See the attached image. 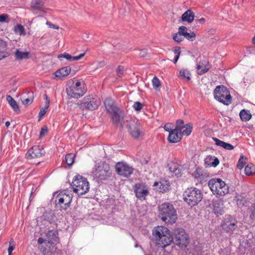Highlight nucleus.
Instances as JSON below:
<instances>
[{
  "label": "nucleus",
  "mask_w": 255,
  "mask_h": 255,
  "mask_svg": "<svg viewBox=\"0 0 255 255\" xmlns=\"http://www.w3.org/2000/svg\"><path fill=\"white\" fill-rule=\"evenodd\" d=\"M152 235L156 245L162 248L169 246L174 241L173 234L168 228L164 226L154 228Z\"/></svg>",
  "instance_id": "1"
},
{
  "label": "nucleus",
  "mask_w": 255,
  "mask_h": 255,
  "mask_svg": "<svg viewBox=\"0 0 255 255\" xmlns=\"http://www.w3.org/2000/svg\"><path fill=\"white\" fill-rule=\"evenodd\" d=\"M159 217L166 224H172L177 219V211L173 205L166 202L159 205L158 207Z\"/></svg>",
  "instance_id": "2"
},
{
  "label": "nucleus",
  "mask_w": 255,
  "mask_h": 255,
  "mask_svg": "<svg viewBox=\"0 0 255 255\" xmlns=\"http://www.w3.org/2000/svg\"><path fill=\"white\" fill-rule=\"evenodd\" d=\"M92 175L98 183H104L111 177L112 170L109 164L103 163L95 166Z\"/></svg>",
  "instance_id": "3"
},
{
  "label": "nucleus",
  "mask_w": 255,
  "mask_h": 255,
  "mask_svg": "<svg viewBox=\"0 0 255 255\" xmlns=\"http://www.w3.org/2000/svg\"><path fill=\"white\" fill-rule=\"evenodd\" d=\"M183 199L189 206L193 207L198 205L203 199L201 190L196 188H188L183 193Z\"/></svg>",
  "instance_id": "4"
},
{
  "label": "nucleus",
  "mask_w": 255,
  "mask_h": 255,
  "mask_svg": "<svg viewBox=\"0 0 255 255\" xmlns=\"http://www.w3.org/2000/svg\"><path fill=\"white\" fill-rule=\"evenodd\" d=\"M71 186L74 192L79 196L85 194L89 190V183L87 178L79 174L74 177Z\"/></svg>",
  "instance_id": "5"
},
{
  "label": "nucleus",
  "mask_w": 255,
  "mask_h": 255,
  "mask_svg": "<svg viewBox=\"0 0 255 255\" xmlns=\"http://www.w3.org/2000/svg\"><path fill=\"white\" fill-rule=\"evenodd\" d=\"M208 186L214 195L222 196L229 192L228 185L220 178L210 179L208 182Z\"/></svg>",
  "instance_id": "6"
},
{
  "label": "nucleus",
  "mask_w": 255,
  "mask_h": 255,
  "mask_svg": "<svg viewBox=\"0 0 255 255\" xmlns=\"http://www.w3.org/2000/svg\"><path fill=\"white\" fill-rule=\"evenodd\" d=\"M77 105L82 110H94L101 104L100 98L96 95H90L85 97L82 101L77 103Z\"/></svg>",
  "instance_id": "7"
},
{
  "label": "nucleus",
  "mask_w": 255,
  "mask_h": 255,
  "mask_svg": "<svg viewBox=\"0 0 255 255\" xmlns=\"http://www.w3.org/2000/svg\"><path fill=\"white\" fill-rule=\"evenodd\" d=\"M66 90L69 96L76 99L82 97L86 92L84 83L77 81L75 83L73 81H69Z\"/></svg>",
  "instance_id": "8"
},
{
  "label": "nucleus",
  "mask_w": 255,
  "mask_h": 255,
  "mask_svg": "<svg viewBox=\"0 0 255 255\" xmlns=\"http://www.w3.org/2000/svg\"><path fill=\"white\" fill-rule=\"evenodd\" d=\"M214 98L219 102L225 105H229L232 103V97L227 87L224 85L218 86L214 91Z\"/></svg>",
  "instance_id": "9"
},
{
  "label": "nucleus",
  "mask_w": 255,
  "mask_h": 255,
  "mask_svg": "<svg viewBox=\"0 0 255 255\" xmlns=\"http://www.w3.org/2000/svg\"><path fill=\"white\" fill-rule=\"evenodd\" d=\"M238 223L235 217L226 215L222 221L221 227L225 233L231 234L237 228Z\"/></svg>",
  "instance_id": "10"
},
{
  "label": "nucleus",
  "mask_w": 255,
  "mask_h": 255,
  "mask_svg": "<svg viewBox=\"0 0 255 255\" xmlns=\"http://www.w3.org/2000/svg\"><path fill=\"white\" fill-rule=\"evenodd\" d=\"M174 243L176 245L180 247L186 246L188 243V236L185 230L182 228L176 229L173 234Z\"/></svg>",
  "instance_id": "11"
},
{
  "label": "nucleus",
  "mask_w": 255,
  "mask_h": 255,
  "mask_svg": "<svg viewBox=\"0 0 255 255\" xmlns=\"http://www.w3.org/2000/svg\"><path fill=\"white\" fill-rule=\"evenodd\" d=\"M132 188L135 197L139 200H145L146 196L149 194L148 188L145 183L143 182L136 183L133 186Z\"/></svg>",
  "instance_id": "12"
},
{
  "label": "nucleus",
  "mask_w": 255,
  "mask_h": 255,
  "mask_svg": "<svg viewBox=\"0 0 255 255\" xmlns=\"http://www.w3.org/2000/svg\"><path fill=\"white\" fill-rule=\"evenodd\" d=\"M72 197L66 193L61 192L56 197L57 205H60V210H66L70 206Z\"/></svg>",
  "instance_id": "13"
},
{
  "label": "nucleus",
  "mask_w": 255,
  "mask_h": 255,
  "mask_svg": "<svg viewBox=\"0 0 255 255\" xmlns=\"http://www.w3.org/2000/svg\"><path fill=\"white\" fill-rule=\"evenodd\" d=\"M126 127L132 138L137 139L142 134L141 126L134 121H127Z\"/></svg>",
  "instance_id": "14"
},
{
  "label": "nucleus",
  "mask_w": 255,
  "mask_h": 255,
  "mask_svg": "<svg viewBox=\"0 0 255 255\" xmlns=\"http://www.w3.org/2000/svg\"><path fill=\"white\" fill-rule=\"evenodd\" d=\"M116 171L121 176L128 177L133 173V168L124 162H118L115 166Z\"/></svg>",
  "instance_id": "15"
},
{
  "label": "nucleus",
  "mask_w": 255,
  "mask_h": 255,
  "mask_svg": "<svg viewBox=\"0 0 255 255\" xmlns=\"http://www.w3.org/2000/svg\"><path fill=\"white\" fill-rule=\"evenodd\" d=\"M45 153L44 148L39 145H34L30 148L25 156L27 159H31L34 158H38L44 155Z\"/></svg>",
  "instance_id": "16"
},
{
  "label": "nucleus",
  "mask_w": 255,
  "mask_h": 255,
  "mask_svg": "<svg viewBox=\"0 0 255 255\" xmlns=\"http://www.w3.org/2000/svg\"><path fill=\"white\" fill-rule=\"evenodd\" d=\"M121 111L119 110L115 111L110 114L111 115V118L112 122L116 125L120 124V128H123L124 127V117L121 114Z\"/></svg>",
  "instance_id": "17"
},
{
  "label": "nucleus",
  "mask_w": 255,
  "mask_h": 255,
  "mask_svg": "<svg viewBox=\"0 0 255 255\" xmlns=\"http://www.w3.org/2000/svg\"><path fill=\"white\" fill-rule=\"evenodd\" d=\"M213 211L217 216L224 214V204L220 200H213Z\"/></svg>",
  "instance_id": "18"
},
{
  "label": "nucleus",
  "mask_w": 255,
  "mask_h": 255,
  "mask_svg": "<svg viewBox=\"0 0 255 255\" xmlns=\"http://www.w3.org/2000/svg\"><path fill=\"white\" fill-rule=\"evenodd\" d=\"M153 186L155 188V189L159 192L165 193L169 190L170 185L168 181L162 180L159 182H155Z\"/></svg>",
  "instance_id": "19"
},
{
  "label": "nucleus",
  "mask_w": 255,
  "mask_h": 255,
  "mask_svg": "<svg viewBox=\"0 0 255 255\" xmlns=\"http://www.w3.org/2000/svg\"><path fill=\"white\" fill-rule=\"evenodd\" d=\"M182 136L181 131L174 128L170 131L168 136V140L170 143H176L181 140Z\"/></svg>",
  "instance_id": "20"
},
{
  "label": "nucleus",
  "mask_w": 255,
  "mask_h": 255,
  "mask_svg": "<svg viewBox=\"0 0 255 255\" xmlns=\"http://www.w3.org/2000/svg\"><path fill=\"white\" fill-rule=\"evenodd\" d=\"M44 0H32L31 7L36 11L45 12L46 8L44 6Z\"/></svg>",
  "instance_id": "21"
},
{
  "label": "nucleus",
  "mask_w": 255,
  "mask_h": 255,
  "mask_svg": "<svg viewBox=\"0 0 255 255\" xmlns=\"http://www.w3.org/2000/svg\"><path fill=\"white\" fill-rule=\"evenodd\" d=\"M39 249L44 255H52L54 251V246L49 243H46L44 245H41Z\"/></svg>",
  "instance_id": "22"
},
{
  "label": "nucleus",
  "mask_w": 255,
  "mask_h": 255,
  "mask_svg": "<svg viewBox=\"0 0 255 255\" xmlns=\"http://www.w3.org/2000/svg\"><path fill=\"white\" fill-rule=\"evenodd\" d=\"M104 104L108 113H110L116 110H119V108L117 107L112 98H107Z\"/></svg>",
  "instance_id": "23"
},
{
  "label": "nucleus",
  "mask_w": 255,
  "mask_h": 255,
  "mask_svg": "<svg viewBox=\"0 0 255 255\" xmlns=\"http://www.w3.org/2000/svg\"><path fill=\"white\" fill-rule=\"evenodd\" d=\"M71 71V68L70 66H66L57 70L55 72L54 75L57 78H62L67 76L70 74Z\"/></svg>",
  "instance_id": "24"
},
{
  "label": "nucleus",
  "mask_w": 255,
  "mask_h": 255,
  "mask_svg": "<svg viewBox=\"0 0 255 255\" xmlns=\"http://www.w3.org/2000/svg\"><path fill=\"white\" fill-rule=\"evenodd\" d=\"M57 236L58 233L56 231L50 230L46 235V241H47V243L53 245L55 242H57L58 239Z\"/></svg>",
  "instance_id": "25"
},
{
  "label": "nucleus",
  "mask_w": 255,
  "mask_h": 255,
  "mask_svg": "<svg viewBox=\"0 0 255 255\" xmlns=\"http://www.w3.org/2000/svg\"><path fill=\"white\" fill-rule=\"evenodd\" d=\"M195 13L191 9H188L181 16V19L183 21H187L191 23L194 20Z\"/></svg>",
  "instance_id": "26"
},
{
  "label": "nucleus",
  "mask_w": 255,
  "mask_h": 255,
  "mask_svg": "<svg viewBox=\"0 0 255 255\" xmlns=\"http://www.w3.org/2000/svg\"><path fill=\"white\" fill-rule=\"evenodd\" d=\"M213 139L215 141L217 145L221 146L225 149L232 150L234 148V146L232 144L220 140L216 137H213Z\"/></svg>",
  "instance_id": "27"
},
{
  "label": "nucleus",
  "mask_w": 255,
  "mask_h": 255,
  "mask_svg": "<svg viewBox=\"0 0 255 255\" xmlns=\"http://www.w3.org/2000/svg\"><path fill=\"white\" fill-rule=\"evenodd\" d=\"M6 100L13 111L17 113H19L20 110L15 100L10 95L6 96Z\"/></svg>",
  "instance_id": "28"
},
{
  "label": "nucleus",
  "mask_w": 255,
  "mask_h": 255,
  "mask_svg": "<svg viewBox=\"0 0 255 255\" xmlns=\"http://www.w3.org/2000/svg\"><path fill=\"white\" fill-rule=\"evenodd\" d=\"M7 44L5 41L0 39V60L7 56Z\"/></svg>",
  "instance_id": "29"
},
{
  "label": "nucleus",
  "mask_w": 255,
  "mask_h": 255,
  "mask_svg": "<svg viewBox=\"0 0 255 255\" xmlns=\"http://www.w3.org/2000/svg\"><path fill=\"white\" fill-rule=\"evenodd\" d=\"M42 218L51 223L54 221L55 216L52 211H47L43 213Z\"/></svg>",
  "instance_id": "30"
},
{
  "label": "nucleus",
  "mask_w": 255,
  "mask_h": 255,
  "mask_svg": "<svg viewBox=\"0 0 255 255\" xmlns=\"http://www.w3.org/2000/svg\"><path fill=\"white\" fill-rule=\"evenodd\" d=\"M27 95V97L24 96L23 100L22 101L23 104L25 106L31 104L34 99V94L32 91H28Z\"/></svg>",
  "instance_id": "31"
},
{
  "label": "nucleus",
  "mask_w": 255,
  "mask_h": 255,
  "mask_svg": "<svg viewBox=\"0 0 255 255\" xmlns=\"http://www.w3.org/2000/svg\"><path fill=\"white\" fill-rule=\"evenodd\" d=\"M240 117L242 121L247 122L249 121L252 118V115L250 111L244 109L241 111Z\"/></svg>",
  "instance_id": "32"
},
{
  "label": "nucleus",
  "mask_w": 255,
  "mask_h": 255,
  "mask_svg": "<svg viewBox=\"0 0 255 255\" xmlns=\"http://www.w3.org/2000/svg\"><path fill=\"white\" fill-rule=\"evenodd\" d=\"M29 52H21L18 49H16L15 53V56L17 60H22L28 59L29 57Z\"/></svg>",
  "instance_id": "33"
},
{
  "label": "nucleus",
  "mask_w": 255,
  "mask_h": 255,
  "mask_svg": "<svg viewBox=\"0 0 255 255\" xmlns=\"http://www.w3.org/2000/svg\"><path fill=\"white\" fill-rule=\"evenodd\" d=\"M191 74L189 70L186 69H181L179 73V77L181 79L189 81L190 80Z\"/></svg>",
  "instance_id": "34"
},
{
  "label": "nucleus",
  "mask_w": 255,
  "mask_h": 255,
  "mask_svg": "<svg viewBox=\"0 0 255 255\" xmlns=\"http://www.w3.org/2000/svg\"><path fill=\"white\" fill-rule=\"evenodd\" d=\"M245 173L248 176L253 175L255 173V166L252 163L248 164L245 168Z\"/></svg>",
  "instance_id": "35"
},
{
  "label": "nucleus",
  "mask_w": 255,
  "mask_h": 255,
  "mask_svg": "<svg viewBox=\"0 0 255 255\" xmlns=\"http://www.w3.org/2000/svg\"><path fill=\"white\" fill-rule=\"evenodd\" d=\"M185 129L183 128L181 131V135L184 134L186 135H189L192 132V124L190 123L187 124L185 126H184Z\"/></svg>",
  "instance_id": "36"
},
{
  "label": "nucleus",
  "mask_w": 255,
  "mask_h": 255,
  "mask_svg": "<svg viewBox=\"0 0 255 255\" xmlns=\"http://www.w3.org/2000/svg\"><path fill=\"white\" fill-rule=\"evenodd\" d=\"M75 155L73 153H68L65 155L64 161L67 164L72 165L74 161Z\"/></svg>",
  "instance_id": "37"
},
{
  "label": "nucleus",
  "mask_w": 255,
  "mask_h": 255,
  "mask_svg": "<svg viewBox=\"0 0 255 255\" xmlns=\"http://www.w3.org/2000/svg\"><path fill=\"white\" fill-rule=\"evenodd\" d=\"M208 160H209V161H211V165L214 167H216L219 163V160L218 158L215 157L211 156L209 158H206L205 159V163H207Z\"/></svg>",
  "instance_id": "38"
},
{
  "label": "nucleus",
  "mask_w": 255,
  "mask_h": 255,
  "mask_svg": "<svg viewBox=\"0 0 255 255\" xmlns=\"http://www.w3.org/2000/svg\"><path fill=\"white\" fill-rule=\"evenodd\" d=\"M182 36H184V38H185L190 41H193V39L196 36V34L194 32L191 31L190 30V32H187L186 33H185L184 34H183Z\"/></svg>",
  "instance_id": "39"
},
{
  "label": "nucleus",
  "mask_w": 255,
  "mask_h": 255,
  "mask_svg": "<svg viewBox=\"0 0 255 255\" xmlns=\"http://www.w3.org/2000/svg\"><path fill=\"white\" fill-rule=\"evenodd\" d=\"M246 160L247 158L244 157L243 155H241L237 165L238 168L240 169H242L246 163Z\"/></svg>",
  "instance_id": "40"
},
{
  "label": "nucleus",
  "mask_w": 255,
  "mask_h": 255,
  "mask_svg": "<svg viewBox=\"0 0 255 255\" xmlns=\"http://www.w3.org/2000/svg\"><path fill=\"white\" fill-rule=\"evenodd\" d=\"M193 175L196 179H200V183L202 184L203 182L201 180V179L203 178V174L202 171L201 169L197 168L195 171L193 173Z\"/></svg>",
  "instance_id": "41"
},
{
  "label": "nucleus",
  "mask_w": 255,
  "mask_h": 255,
  "mask_svg": "<svg viewBox=\"0 0 255 255\" xmlns=\"http://www.w3.org/2000/svg\"><path fill=\"white\" fill-rule=\"evenodd\" d=\"M247 202V199L241 196H239L237 200L238 205L241 207L245 206Z\"/></svg>",
  "instance_id": "42"
},
{
  "label": "nucleus",
  "mask_w": 255,
  "mask_h": 255,
  "mask_svg": "<svg viewBox=\"0 0 255 255\" xmlns=\"http://www.w3.org/2000/svg\"><path fill=\"white\" fill-rule=\"evenodd\" d=\"M153 87L157 90L159 89L161 86L160 81L159 79L156 77L154 76L152 80Z\"/></svg>",
  "instance_id": "43"
},
{
  "label": "nucleus",
  "mask_w": 255,
  "mask_h": 255,
  "mask_svg": "<svg viewBox=\"0 0 255 255\" xmlns=\"http://www.w3.org/2000/svg\"><path fill=\"white\" fill-rule=\"evenodd\" d=\"M184 121L181 119H179L176 121V126L174 129L181 131L182 129L184 128Z\"/></svg>",
  "instance_id": "44"
},
{
  "label": "nucleus",
  "mask_w": 255,
  "mask_h": 255,
  "mask_svg": "<svg viewBox=\"0 0 255 255\" xmlns=\"http://www.w3.org/2000/svg\"><path fill=\"white\" fill-rule=\"evenodd\" d=\"M173 39L175 41L179 43L183 41L184 37H183L182 35L180 34L178 32L174 34L173 36Z\"/></svg>",
  "instance_id": "45"
},
{
  "label": "nucleus",
  "mask_w": 255,
  "mask_h": 255,
  "mask_svg": "<svg viewBox=\"0 0 255 255\" xmlns=\"http://www.w3.org/2000/svg\"><path fill=\"white\" fill-rule=\"evenodd\" d=\"M133 108L137 112L140 111L143 107V105L139 102H135L133 105Z\"/></svg>",
  "instance_id": "46"
},
{
  "label": "nucleus",
  "mask_w": 255,
  "mask_h": 255,
  "mask_svg": "<svg viewBox=\"0 0 255 255\" xmlns=\"http://www.w3.org/2000/svg\"><path fill=\"white\" fill-rule=\"evenodd\" d=\"M124 67L123 66L119 65L116 70L117 74L119 77H121L124 75Z\"/></svg>",
  "instance_id": "47"
},
{
  "label": "nucleus",
  "mask_w": 255,
  "mask_h": 255,
  "mask_svg": "<svg viewBox=\"0 0 255 255\" xmlns=\"http://www.w3.org/2000/svg\"><path fill=\"white\" fill-rule=\"evenodd\" d=\"M14 30L16 32H19L20 34L23 33L24 32V29L23 26L21 24H17L14 27Z\"/></svg>",
  "instance_id": "48"
},
{
  "label": "nucleus",
  "mask_w": 255,
  "mask_h": 255,
  "mask_svg": "<svg viewBox=\"0 0 255 255\" xmlns=\"http://www.w3.org/2000/svg\"><path fill=\"white\" fill-rule=\"evenodd\" d=\"M48 132V128L47 126H44L42 127L40 134H39V137L41 138L42 137L45 136Z\"/></svg>",
  "instance_id": "49"
},
{
  "label": "nucleus",
  "mask_w": 255,
  "mask_h": 255,
  "mask_svg": "<svg viewBox=\"0 0 255 255\" xmlns=\"http://www.w3.org/2000/svg\"><path fill=\"white\" fill-rule=\"evenodd\" d=\"M197 69L198 70V74L199 75L203 74L208 71V68L205 67L203 68V66L200 65L197 66Z\"/></svg>",
  "instance_id": "50"
},
{
  "label": "nucleus",
  "mask_w": 255,
  "mask_h": 255,
  "mask_svg": "<svg viewBox=\"0 0 255 255\" xmlns=\"http://www.w3.org/2000/svg\"><path fill=\"white\" fill-rule=\"evenodd\" d=\"M58 58L63 57L65 59H66L67 60L70 61H73V56H72L71 55L64 53L63 54H60L58 55Z\"/></svg>",
  "instance_id": "51"
},
{
  "label": "nucleus",
  "mask_w": 255,
  "mask_h": 255,
  "mask_svg": "<svg viewBox=\"0 0 255 255\" xmlns=\"http://www.w3.org/2000/svg\"><path fill=\"white\" fill-rule=\"evenodd\" d=\"M14 243L12 239L9 242V246L8 249V255H11V252L14 249Z\"/></svg>",
  "instance_id": "52"
},
{
  "label": "nucleus",
  "mask_w": 255,
  "mask_h": 255,
  "mask_svg": "<svg viewBox=\"0 0 255 255\" xmlns=\"http://www.w3.org/2000/svg\"><path fill=\"white\" fill-rule=\"evenodd\" d=\"M47 109L48 108H46L45 106L44 108H42L40 109V112L38 114L39 120H40V119L42 118L45 115Z\"/></svg>",
  "instance_id": "53"
},
{
  "label": "nucleus",
  "mask_w": 255,
  "mask_h": 255,
  "mask_svg": "<svg viewBox=\"0 0 255 255\" xmlns=\"http://www.w3.org/2000/svg\"><path fill=\"white\" fill-rule=\"evenodd\" d=\"M188 31L187 28L185 26H181L178 28V32L180 34L183 35Z\"/></svg>",
  "instance_id": "54"
},
{
  "label": "nucleus",
  "mask_w": 255,
  "mask_h": 255,
  "mask_svg": "<svg viewBox=\"0 0 255 255\" xmlns=\"http://www.w3.org/2000/svg\"><path fill=\"white\" fill-rule=\"evenodd\" d=\"M172 128L173 126H172V124L171 123H167L164 126V129L166 131H169V133L170 132V131L172 130V129H173Z\"/></svg>",
  "instance_id": "55"
},
{
  "label": "nucleus",
  "mask_w": 255,
  "mask_h": 255,
  "mask_svg": "<svg viewBox=\"0 0 255 255\" xmlns=\"http://www.w3.org/2000/svg\"><path fill=\"white\" fill-rule=\"evenodd\" d=\"M206 21V19L204 17H202L200 19H196L194 20V22H196L198 26H199V24H204Z\"/></svg>",
  "instance_id": "56"
},
{
  "label": "nucleus",
  "mask_w": 255,
  "mask_h": 255,
  "mask_svg": "<svg viewBox=\"0 0 255 255\" xmlns=\"http://www.w3.org/2000/svg\"><path fill=\"white\" fill-rule=\"evenodd\" d=\"M8 16L6 14H2L0 15V22H4L6 21V19H8Z\"/></svg>",
  "instance_id": "57"
},
{
  "label": "nucleus",
  "mask_w": 255,
  "mask_h": 255,
  "mask_svg": "<svg viewBox=\"0 0 255 255\" xmlns=\"http://www.w3.org/2000/svg\"><path fill=\"white\" fill-rule=\"evenodd\" d=\"M147 54V50L146 49H142L140 50L139 56L141 58H144Z\"/></svg>",
  "instance_id": "58"
},
{
  "label": "nucleus",
  "mask_w": 255,
  "mask_h": 255,
  "mask_svg": "<svg viewBox=\"0 0 255 255\" xmlns=\"http://www.w3.org/2000/svg\"><path fill=\"white\" fill-rule=\"evenodd\" d=\"M172 167H170L169 168L170 170L171 171V172H173L175 174V175L178 176L180 174V171L179 169H178L177 168H175L174 167L173 168V170H172Z\"/></svg>",
  "instance_id": "59"
},
{
  "label": "nucleus",
  "mask_w": 255,
  "mask_h": 255,
  "mask_svg": "<svg viewBox=\"0 0 255 255\" xmlns=\"http://www.w3.org/2000/svg\"><path fill=\"white\" fill-rule=\"evenodd\" d=\"M44 99L45 100V106L46 107V108H49V103H50V98L48 97V96L47 95H44Z\"/></svg>",
  "instance_id": "60"
},
{
  "label": "nucleus",
  "mask_w": 255,
  "mask_h": 255,
  "mask_svg": "<svg viewBox=\"0 0 255 255\" xmlns=\"http://www.w3.org/2000/svg\"><path fill=\"white\" fill-rule=\"evenodd\" d=\"M46 24L50 28H53V29H59V26L56 25H55L54 24H52L49 21H47L46 22Z\"/></svg>",
  "instance_id": "61"
},
{
  "label": "nucleus",
  "mask_w": 255,
  "mask_h": 255,
  "mask_svg": "<svg viewBox=\"0 0 255 255\" xmlns=\"http://www.w3.org/2000/svg\"><path fill=\"white\" fill-rule=\"evenodd\" d=\"M174 52L176 55L180 56L181 53L180 48L179 47H175L174 50Z\"/></svg>",
  "instance_id": "62"
},
{
  "label": "nucleus",
  "mask_w": 255,
  "mask_h": 255,
  "mask_svg": "<svg viewBox=\"0 0 255 255\" xmlns=\"http://www.w3.org/2000/svg\"><path fill=\"white\" fill-rule=\"evenodd\" d=\"M45 242V240L43 239L42 238L40 237L38 239V244L39 245H41L43 243H44Z\"/></svg>",
  "instance_id": "63"
},
{
  "label": "nucleus",
  "mask_w": 255,
  "mask_h": 255,
  "mask_svg": "<svg viewBox=\"0 0 255 255\" xmlns=\"http://www.w3.org/2000/svg\"><path fill=\"white\" fill-rule=\"evenodd\" d=\"M105 65H106V63H105V61H102L99 63L98 66L99 67H102L104 66Z\"/></svg>",
  "instance_id": "64"
}]
</instances>
